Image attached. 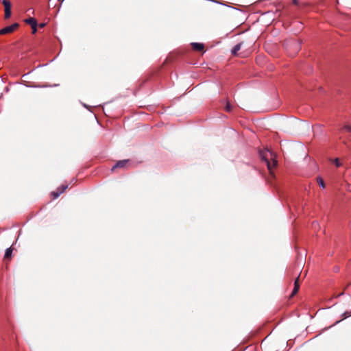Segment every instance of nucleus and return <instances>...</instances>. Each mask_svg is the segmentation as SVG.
Instances as JSON below:
<instances>
[{
	"instance_id": "f8f14e48",
	"label": "nucleus",
	"mask_w": 351,
	"mask_h": 351,
	"mask_svg": "<svg viewBox=\"0 0 351 351\" xmlns=\"http://www.w3.org/2000/svg\"><path fill=\"white\" fill-rule=\"evenodd\" d=\"M341 130L351 132V125L346 124L341 129Z\"/></svg>"
},
{
	"instance_id": "9b49d317",
	"label": "nucleus",
	"mask_w": 351,
	"mask_h": 351,
	"mask_svg": "<svg viewBox=\"0 0 351 351\" xmlns=\"http://www.w3.org/2000/svg\"><path fill=\"white\" fill-rule=\"evenodd\" d=\"M317 181L318 184L321 187H322L323 189L325 188V184H324V180L321 177H318L317 179Z\"/></svg>"
},
{
	"instance_id": "39448f33",
	"label": "nucleus",
	"mask_w": 351,
	"mask_h": 351,
	"mask_svg": "<svg viewBox=\"0 0 351 351\" xmlns=\"http://www.w3.org/2000/svg\"><path fill=\"white\" fill-rule=\"evenodd\" d=\"M25 23L29 24L31 27L38 26V23L36 19L33 17H29L28 19H25Z\"/></svg>"
},
{
	"instance_id": "aec40b11",
	"label": "nucleus",
	"mask_w": 351,
	"mask_h": 351,
	"mask_svg": "<svg viewBox=\"0 0 351 351\" xmlns=\"http://www.w3.org/2000/svg\"><path fill=\"white\" fill-rule=\"evenodd\" d=\"M294 4H298V0H293Z\"/></svg>"
},
{
	"instance_id": "7ed1b4c3",
	"label": "nucleus",
	"mask_w": 351,
	"mask_h": 351,
	"mask_svg": "<svg viewBox=\"0 0 351 351\" xmlns=\"http://www.w3.org/2000/svg\"><path fill=\"white\" fill-rule=\"evenodd\" d=\"M67 185H62L60 188H58L56 191L51 193V195L54 199L58 198L64 191L67 189Z\"/></svg>"
},
{
	"instance_id": "f3484780",
	"label": "nucleus",
	"mask_w": 351,
	"mask_h": 351,
	"mask_svg": "<svg viewBox=\"0 0 351 351\" xmlns=\"http://www.w3.org/2000/svg\"><path fill=\"white\" fill-rule=\"evenodd\" d=\"M343 315H344V317L346 318V317H348L351 315V313L346 312V313H343Z\"/></svg>"
},
{
	"instance_id": "9d476101",
	"label": "nucleus",
	"mask_w": 351,
	"mask_h": 351,
	"mask_svg": "<svg viewBox=\"0 0 351 351\" xmlns=\"http://www.w3.org/2000/svg\"><path fill=\"white\" fill-rule=\"evenodd\" d=\"M12 247L7 248L5 252L4 258H10L12 256Z\"/></svg>"
},
{
	"instance_id": "1a4fd4ad",
	"label": "nucleus",
	"mask_w": 351,
	"mask_h": 351,
	"mask_svg": "<svg viewBox=\"0 0 351 351\" xmlns=\"http://www.w3.org/2000/svg\"><path fill=\"white\" fill-rule=\"evenodd\" d=\"M299 289L298 278L295 280L294 288L291 293V296L294 295Z\"/></svg>"
},
{
	"instance_id": "f03ea898",
	"label": "nucleus",
	"mask_w": 351,
	"mask_h": 351,
	"mask_svg": "<svg viewBox=\"0 0 351 351\" xmlns=\"http://www.w3.org/2000/svg\"><path fill=\"white\" fill-rule=\"evenodd\" d=\"M19 27V24L14 23L11 25L5 27L0 29V35L8 34L14 32Z\"/></svg>"
},
{
	"instance_id": "4be33fe9",
	"label": "nucleus",
	"mask_w": 351,
	"mask_h": 351,
	"mask_svg": "<svg viewBox=\"0 0 351 351\" xmlns=\"http://www.w3.org/2000/svg\"><path fill=\"white\" fill-rule=\"evenodd\" d=\"M315 128L313 127V132H315Z\"/></svg>"
},
{
	"instance_id": "0eeeda50",
	"label": "nucleus",
	"mask_w": 351,
	"mask_h": 351,
	"mask_svg": "<svg viewBox=\"0 0 351 351\" xmlns=\"http://www.w3.org/2000/svg\"><path fill=\"white\" fill-rule=\"evenodd\" d=\"M192 46L193 49L197 51H201L204 49V45L202 43H192Z\"/></svg>"
},
{
	"instance_id": "a211bd4d",
	"label": "nucleus",
	"mask_w": 351,
	"mask_h": 351,
	"mask_svg": "<svg viewBox=\"0 0 351 351\" xmlns=\"http://www.w3.org/2000/svg\"><path fill=\"white\" fill-rule=\"evenodd\" d=\"M38 26H39L40 28H43V27H44L45 26V23H40V24L38 25Z\"/></svg>"
},
{
	"instance_id": "20e7f679",
	"label": "nucleus",
	"mask_w": 351,
	"mask_h": 351,
	"mask_svg": "<svg viewBox=\"0 0 351 351\" xmlns=\"http://www.w3.org/2000/svg\"><path fill=\"white\" fill-rule=\"evenodd\" d=\"M129 162V160H119L117 163L112 167V171H114L116 168H123Z\"/></svg>"
},
{
	"instance_id": "6ab92c4d",
	"label": "nucleus",
	"mask_w": 351,
	"mask_h": 351,
	"mask_svg": "<svg viewBox=\"0 0 351 351\" xmlns=\"http://www.w3.org/2000/svg\"><path fill=\"white\" fill-rule=\"evenodd\" d=\"M293 45L296 47V49H298V43H296L295 42H293Z\"/></svg>"
},
{
	"instance_id": "4468645a",
	"label": "nucleus",
	"mask_w": 351,
	"mask_h": 351,
	"mask_svg": "<svg viewBox=\"0 0 351 351\" xmlns=\"http://www.w3.org/2000/svg\"><path fill=\"white\" fill-rule=\"evenodd\" d=\"M333 161L337 167L341 166V163L339 162V158H335Z\"/></svg>"
},
{
	"instance_id": "dca6fc26",
	"label": "nucleus",
	"mask_w": 351,
	"mask_h": 351,
	"mask_svg": "<svg viewBox=\"0 0 351 351\" xmlns=\"http://www.w3.org/2000/svg\"><path fill=\"white\" fill-rule=\"evenodd\" d=\"M37 27H38V26H33V27H32V34H36V32H37Z\"/></svg>"
},
{
	"instance_id": "423d86ee",
	"label": "nucleus",
	"mask_w": 351,
	"mask_h": 351,
	"mask_svg": "<svg viewBox=\"0 0 351 351\" xmlns=\"http://www.w3.org/2000/svg\"><path fill=\"white\" fill-rule=\"evenodd\" d=\"M4 5V10H11V3L9 0H0Z\"/></svg>"
},
{
	"instance_id": "412c9836",
	"label": "nucleus",
	"mask_w": 351,
	"mask_h": 351,
	"mask_svg": "<svg viewBox=\"0 0 351 351\" xmlns=\"http://www.w3.org/2000/svg\"><path fill=\"white\" fill-rule=\"evenodd\" d=\"M304 275H306L307 274V270H304Z\"/></svg>"
},
{
	"instance_id": "6e6552de",
	"label": "nucleus",
	"mask_w": 351,
	"mask_h": 351,
	"mask_svg": "<svg viewBox=\"0 0 351 351\" xmlns=\"http://www.w3.org/2000/svg\"><path fill=\"white\" fill-rule=\"evenodd\" d=\"M242 43H238L237 44L233 49H232V53L233 55H236L237 52L241 49Z\"/></svg>"
},
{
	"instance_id": "f257e3e1",
	"label": "nucleus",
	"mask_w": 351,
	"mask_h": 351,
	"mask_svg": "<svg viewBox=\"0 0 351 351\" xmlns=\"http://www.w3.org/2000/svg\"><path fill=\"white\" fill-rule=\"evenodd\" d=\"M259 154L261 159L265 162L270 173H271L272 170L277 166L278 163L275 153L267 149H265L261 150Z\"/></svg>"
},
{
	"instance_id": "2eb2a0df",
	"label": "nucleus",
	"mask_w": 351,
	"mask_h": 351,
	"mask_svg": "<svg viewBox=\"0 0 351 351\" xmlns=\"http://www.w3.org/2000/svg\"><path fill=\"white\" fill-rule=\"evenodd\" d=\"M226 110L228 111V112H230L231 110V106L230 105L229 103H227V104L226 105V107H225Z\"/></svg>"
},
{
	"instance_id": "ddd939ff",
	"label": "nucleus",
	"mask_w": 351,
	"mask_h": 351,
	"mask_svg": "<svg viewBox=\"0 0 351 351\" xmlns=\"http://www.w3.org/2000/svg\"><path fill=\"white\" fill-rule=\"evenodd\" d=\"M5 11V14H4V17L5 19H9L10 16H11V10H4Z\"/></svg>"
}]
</instances>
